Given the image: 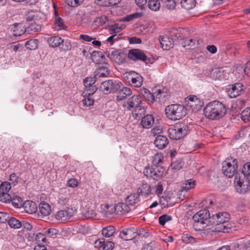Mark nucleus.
Segmentation results:
<instances>
[{
  "label": "nucleus",
  "mask_w": 250,
  "mask_h": 250,
  "mask_svg": "<svg viewBox=\"0 0 250 250\" xmlns=\"http://www.w3.org/2000/svg\"><path fill=\"white\" fill-rule=\"evenodd\" d=\"M173 39L170 38L167 36H161L159 39V42L161 47L164 50H169L174 46Z\"/></svg>",
  "instance_id": "nucleus-21"
},
{
  "label": "nucleus",
  "mask_w": 250,
  "mask_h": 250,
  "mask_svg": "<svg viewBox=\"0 0 250 250\" xmlns=\"http://www.w3.org/2000/svg\"><path fill=\"white\" fill-rule=\"evenodd\" d=\"M210 213L208 210L203 209L199 211L193 216V227L196 230H202L210 224Z\"/></svg>",
  "instance_id": "nucleus-4"
},
{
  "label": "nucleus",
  "mask_w": 250,
  "mask_h": 250,
  "mask_svg": "<svg viewBox=\"0 0 250 250\" xmlns=\"http://www.w3.org/2000/svg\"><path fill=\"white\" fill-rule=\"evenodd\" d=\"M58 230L55 229L50 228L45 230L44 233L49 237L55 238L56 237Z\"/></svg>",
  "instance_id": "nucleus-53"
},
{
  "label": "nucleus",
  "mask_w": 250,
  "mask_h": 250,
  "mask_svg": "<svg viewBox=\"0 0 250 250\" xmlns=\"http://www.w3.org/2000/svg\"><path fill=\"white\" fill-rule=\"evenodd\" d=\"M169 200L170 198L169 197L167 196H162L160 198V204L164 207H167L168 206Z\"/></svg>",
  "instance_id": "nucleus-61"
},
{
  "label": "nucleus",
  "mask_w": 250,
  "mask_h": 250,
  "mask_svg": "<svg viewBox=\"0 0 250 250\" xmlns=\"http://www.w3.org/2000/svg\"><path fill=\"white\" fill-rule=\"evenodd\" d=\"M39 208L40 212L43 216H47L51 213V207L47 203H41L40 204Z\"/></svg>",
  "instance_id": "nucleus-32"
},
{
  "label": "nucleus",
  "mask_w": 250,
  "mask_h": 250,
  "mask_svg": "<svg viewBox=\"0 0 250 250\" xmlns=\"http://www.w3.org/2000/svg\"><path fill=\"white\" fill-rule=\"evenodd\" d=\"M190 130V127L189 125L182 122H178L169 126L168 133L171 139L177 140L187 135Z\"/></svg>",
  "instance_id": "nucleus-3"
},
{
  "label": "nucleus",
  "mask_w": 250,
  "mask_h": 250,
  "mask_svg": "<svg viewBox=\"0 0 250 250\" xmlns=\"http://www.w3.org/2000/svg\"><path fill=\"white\" fill-rule=\"evenodd\" d=\"M240 118L244 123L250 122V107L243 110L240 113Z\"/></svg>",
  "instance_id": "nucleus-39"
},
{
  "label": "nucleus",
  "mask_w": 250,
  "mask_h": 250,
  "mask_svg": "<svg viewBox=\"0 0 250 250\" xmlns=\"http://www.w3.org/2000/svg\"><path fill=\"white\" fill-rule=\"evenodd\" d=\"M114 208V206L112 205H104V206L102 207L103 211L106 215L111 214L115 212Z\"/></svg>",
  "instance_id": "nucleus-49"
},
{
  "label": "nucleus",
  "mask_w": 250,
  "mask_h": 250,
  "mask_svg": "<svg viewBox=\"0 0 250 250\" xmlns=\"http://www.w3.org/2000/svg\"><path fill=\"white\" fill-rule=\"evenodd\" d=\"M162 3L169 10L174 9L176 5L174 0H166V1H162Z\"/></svg>",
  "instance_id": "nucleus-52"
},
{
  "label": "nucleus",
  "mask_w": 250,
  "mask_h": 250,
  "mask_svg": "<svg viewBox=\"0 0 250 250\" xmlns=\"http://www.w3.org/2000/svg\"><path fill=\"white\" fill-rule=\"evenodd\" d=\"M141 125L145 128H151L154 123V118L152 115L147 114L142 118Z\"/></svg>",
  "instance_id": "nucleus-25"
},
{
  "label": "nucleus",
  "mask_w": 250,
  "mask_h": 250,
  "mask_svg": "<svg viewBox=\"0 0 250 250\" xmlns=\"http://www.w3.org/2000/svg\"><path fill=\"white\" fill-rule=\"evenodd\" d=\"M196 42V40L192 39L187 40H183L182 41L181 44L183 47L188 49H190L195 47Z\"/></svg>",
  "instance_id": "nucleus-36"
},
{
  "label": "nucleus",
  "mask_w": 250,
  "mask_h": 250,
  "mask_svg": "<svg viewBox=\"0 0 250 250\" xmlns=\"http://www.w3.org/2000/svg\"><path fill=\"white\" fill-rule=\"evenodd\" d=\"M137 235H138L141 238H147L149 236V231L143 228L137 230Z\"/></svg>",
  "instance_id": "nucleus-50"
},
{
  "label": "nucleus",
  "mask_w": 250,
  "mask_h": 250,
  "mask_svg": "<svg viewBox=\"0 0 250 250\" xmlns=\"http://www.w3.org/2000/svg\"><path fill=\"white\" fill-rule=\"evenodd\" d=\"M137 193L139 195L148 196L152 194L151 188L147 183L143 182L141 186L139 188Z\"/></svg>",
  "instance_id": "nucleus-29"
},
{
  "label": "nucleus",
  "mask_w": 250,
  "mask_h": 250,
  "mask_svg": "<svg viewBox=\"0 0 250 250\" xmlns=\"http://www.w3.org/2000/svg\"><path fill=\"white\" fill-rule=\"evenodd\" d=\"M23 207L26 212L29 214L35 213L37 210V206L34 202L26 201L23 204Z\"/></svg>",
  "instance_id": "nucleus-27"
},
{
  "label": "nucleus",
  "mask_w": 250,
  "mask_h": 250,
  "mask_svg": "<svg viewBox=\"0 0 250 250\" xmlns=\"http://www.w3.org/2000/svg\"><path fill=\"white\" fill-rule=\"evenodd\" d=\"M160 1L161 0H148V6L149 8L155 11L159 10L160 7Z\"/></svg>",
  "instance_id": "nucleus-40"
},
{
  "label": "nucleus",
  "mask_w": 250,
  "mask_h": 250,
  "mask_svg": "<svg viewBox=\"0 0 250 250\" xmlns=\"http://www.w3.org/2000/svg\"><path fill=\"white\" fill-rule=\"evenodd\" d=\"M108 57L117 64H120L125 61V55L120 50L115 49L108 51Z\"/></svg>",
  "instance_id": "nucleus-14"
},
{
  "label": "nucleus",
  "mask_w": 250,
  "mask_h": 250,
  "mask_svg": "<svg viewBox=\"0 0 250 250\" xmlns=\"http://www.w3.org/2000/svg\"><path fill=\"white\" fill-rule=\"evenodd\" d=\"M142 104V101L137 95H133L128 99L125 106L130 110H132L140 104Z\"/></svg>",
  "instance_id": "nucleus-22"
},
{
  "label": "nucleus",
  "mask_w": 250,
  "mask_h": 250,
  "mask_svg": "<svg viewBox=\"0 0 250 250\" xmlns=\"http://www.w3.org/2000/svg\"><path fill=\"white\" fill-rule=\"evenodd\" d=\"M230 71V68L228 67L216 68L212 70L211 75L212 78L215 80H226L229 78Z\"/></svg>",
  "instance_id": "nucleus-11"
},
{
  "label": "nucleus",
  "mask_w": 250,
  "mask_h": 250,
  "mask_svg": "<svg viewBox=\"0 0 250 250\" xmlns=\"http://www.w3.org/2000/svg\"><path fill=\"white\" fill-rule=\"evenodd\" d=\"M139 94L144 99L148 104H151L154 103L155 100L154 91L151 93L149 90L146 88H141L139 90Z\"/></svg>",
  "instance_id": "nucleus-23"
},
{
  "label": "nucleus",
  "mask_w": 250,
  "mask_h": 250,
  "mask_svg": "<svg viewBox=\"0 0 250 250\" xmlns=\"http://www.w3.org/2000/svg\"><path fill=\"white\" fill-rule=\"evenodd\" d=\"M108 21L107 18L105 15L96 17L94 21V23L97 26H100L104 25Z\"/></svg>",
  "instance_id": "nucleus-42"
},
{
  "label": "nucleus",
  "mask_w": 250,
  "mask_h": 250,
  "mask_svg": "<svg viewBox=\"0 0 250 250\" xmlns=\"http://www.w3.org/2000/svg\"><path fill=\"white\" fill-rule=\"evenodd\" d=\"M83 214L86 218H94L96 216V213L93 209H88L83 212Z\"/></svg>",
  "instance_id": "nucleus-57"
},
{
  "label": "nucleus",
  "mask_w": 250,
  "mask_h": 250,
  "mask_svg": "<svg viewBox=\"0 0 250 250\" xmlns=\"http://www.w3.org/2000/svg\"><path fill=\"white\" fill-rule=\"evenodd\" d=\"M154 94L155 98V101H158L159 103L164 102L169 97V95L167 93V90L165 88L162 89L156 88L154 89Z\"/></svg>",
  "instance_id": "nucleus-20"
},
{
  "label": "nucleus",
  "mask_w": 250,
  "mask_h": 250,
  "mask_svg": "<svg viewBox=\"0 0 250 250\" xmlns=\"http://www.w3.org/2000/svg\"><path fill=\"white\" fill-rule=\"evenodd\" d=\"M115 232V229L112 226H109L103 229L102 234L106 237H109L113 235Z\"/></svg>",
  "instance_id": "nucleus-41"
},
{
  "label": "nucleus",
  "mask_w": 250,
  "mask_h": 250,
  "mask_svg": "<svg viewBox=\"0 0 250 250\" xmlns=\"http://www.w3.org/2000/svg\"><path fill=\"white\" fill-rule=\"evenodd\" d=\"M11 188V184L8 182L1 183L0 185V201L3 203L11 202L12 196L9 193Z\"/></svg>",
  "instance_id": "nucleus-10"
},
{
  "label": "nucleus",
  "mask_w": 250,
  "mask_h": 250,
  "mask_svg": "<svg viewBox=\"0 0 250 250\" xmlns=\"http://www.w3.org/2000/svg\"><path fill=\"white\" fill-rule=\"evenodd\" d=\"M115 212L117 214H124L129 212L131 210L130 207L125 203H119L114 206Z\"/></svg>",
  "instance_id": "nucleus-26"
},
{
  "label": "nucleus",
  "mask_w": 250,
  "mask_h": 250,
  "mask_svg": "<svg viewBox=\"0 0 250 250\" xmlns=\"http://www.w3.org/2000/svg\"><path fill=\"white\" fill-rule=\"evenodd\" d=\"M182 240L186 244L192 243L195 241L194 238L189 233H184L182 236Z\"/></svg>",
  "instance_id": "nucleus-48"
},
{
  "label": "nucleus",
  "mask_w": 250,
  "mask_h": 250,
  "mask_svg": "<svg viewBox=\"0 0 250 250\" xmlns=\"http://www.w3.org/2000/svg\"><path fill=\"white\" fill-rule=\"evenodd\" d=\"M234 183L238 192L244 194L247 192L250 187V180H244L239 175H236Z\"/></svg>",
  "instance_id": "nucleus-8"
},
{
  "label": "nucleus",
  "mask_w": 250,
  "mask_h": 250,
  "mask_svg": "<svg viewBox=\"0 0 250 250\" xmlns=\"http://www.w3.org/2000/svg\"><path fill=\"white\" fill-rule=\"evenodd\" d=\"M83 0H64L65 2L69 6L75 7L83 2Z\"/></svg>",
  "instance_id": "nucleus-51"
},
{
  "label": "nucleus",
  "mask_w": 250,
  "mask_h": 250,
  "mask_svg": "<svg viewBox=\"0 0 250 250\" xmlns=\"http://www.w3.org/2000/svg\"><path fill=\"white\" fill-rule=\"evenodd\" d=\"M39 44V41L37 39H31L25 43V46L27 49L35 50L37 48Z\"/></svg>",
  "instance_id": "nucleus-44"
},
{
  "label": "nucleus",
  "mask_w": 250,
  "mask_h": 250,
  "mask_svg": "<svg viewBox=\"0 0 250 250\" xmlns=\"http://www.w3.org/2000/svg\"><path fill=\"white\" fill-rule=\"evenodd\" d=\"M96 82H98L97 81H95L93 77H87L83 80V84L85 87H89Z\"/></svg>",
  "instance_id": "nucleus-56"
},
{
  "label": "nucleus",
  "mask_w": 250,
  "mask_h": 250,
  "mask_svg": "<svg viewBox=\"0 0 250 250\" xmlns=\"http://www.w3.org/2000/svg\"><path fill=\"white\" fill-rule=\"evenodd\" d=\"M242 172L243 174V176H240L242 177L244 180L245 177H247L249 179V177H250V162H247L245 163L243 167Z\"/></svg>",
  "instance_id": "nucleus-43"
},
{
  "label": "nucleus",
  "mask_w": 250,
  "mask_h": 250,
  "mask_svg": "<svg viewBox=\"0 0 250 250\" xmlns=\"http://www.w3.org/2000/svg\"><path fill=\"white\" fill-rule=\"evenodd\" d=\"M125 201L128 206H133L139 202V195L137 193L131 194L126 198Z\"/></svg>",
  "instance_id": "nucleus-30"
},
{
  "label": "nucleus",
  "mask_w": 250,
  "mask_h": 250,
  "mask_svg": "<svg viewBox=\"0 0 250 250\" xmlns=\"http://www.w3.org/2000/svg\"><path fill=\"white\" fill-rule=\"evenodd\" d=\"M229 215L227 212H219L213 215L210 220V224L215 227L216 231L229 232Z\"/></svg>",
  "instance_id": "nucleus-2"
},
{
  "label": "nucleus",
  "mask_w": 250,
  "mask_h": 250,
  "mask_svg": "<svg viewBox=\"0 0 250 250\" xmlns=\"http://www.w3.org/2000/svg\"><path fill=\"white\" fill-rule=\"evenodd\" d=\"M9 180L11 182L9 183L11 185L15 186L18 183V177L15 173H12L9 176Z\"/></svg>",
  "instance_id": "nucleus-60"
},
{
  "label": "nucleus",
  "mask_w": 250,
  "mask_h": 250,
  "mask_svg": "<svg viewBox=\"0 0 250 250\" xmlns=\"http://www.w3.org/2000/svg\"><path fill=\"white\" fill-rule=\"evenodd\" d=\"M154 143L158 149H162L165 148L168 144L167 138L163 135H158L154 142Z\"/></svg>",
  "instance_id": "nucleus-24"
},
{
  "label": "nucleus",
  "mask_w": 250,
  "mask_h": 250,
  "mask_svg": "<svg viewBox=\"0 0 250 250\" xmlns=\"http://www.w3.org/2000/svg\"><path fill=\"white\" fill-rule=\"evenodd\" d=\"M123 28L122 26H119L118 24L115 23L110 27L109 31L111 34L117 33L121 31Z\"/></svg>",
  "instance_id": "nucleus-55"
},
{
  "label": "nucleus",
  "mask_w": 250,
  "mask_h": 250,
  "mask_svg": "<svg viewBox=\"0 0 250 250\" xmlns=\"http://www.w3.org/2000/svg\"><path fill=\"white\" fill-rule=\"evenodd\" d=\"M108 68L104 65L99 66L94 71L93 79L97 82L101 81V78H105L109 74Z\"/></svg>",
  "instance_id": "nucleus-15"
},
{
  "label": "nucleus",
  "mask_w": 250,
  "mask_h": 250,
  "mask_svg": "<svg viewBox=\"0 0 250 250\" xmlns=\"http://www.w3.org/2000/svg\"><path fill=\"white\" fill-rule=\"evenodd\" d=\"M171 167L173 170L177 171L182 168V163L180 161L173 162L171 164Z\"/></svg>",
  "instance_id": "nucleus-58"
},
{
  "label": "nucleus",
  "mask_w": 250,
  "mask_h": 250,
  "mask_svg": "<svg viewBox=\"0 0 250 250\" xmlns=\"http://www.w3.org/2000/svg\"><path fill=\"white\" fill-rule=\"evenodd\" d=\"M103 247L102 250H112L114 248V244L111 241H104V243L103 244Z\"/></svg>",
  "instance_id": "nucleus-59"
},
{
  "label": "nucleus",
  "mask_w": 250,
  "mask_h": 250,
  "mask_svg": "<svg viewBox=\"0 0 250 250\" xmlns=\"http://www.w3.org/2000/svg\"><path fill=\"white\" fill-rule=\"evenodd\" d=\"M11 201L13 205L17 208H20L21 206H23V203H22V199L19 196H15L12 197Z\"/></svg>",
  "instance_id": "nucleus-46"
},
{
  "label": "nucleus",
  "mask_w": 250,
  "mask_h": 250,
  "mask_svg": "<svg viewBox=\"0 0 250 250\" xmlns=\"http://www.w3.org/2000/svg\"><path fill=\"white\" fill-rule=\"evenodd\" d=\"M9 215L6 212H0V223H4L7 222Z\"/></svg>",
  "instance_id": "nucleus-62"
},
{
  "label": "nucleus",
  "mask_w": 250,
  "mask_h": 250,
  "mask_svg": "<svg viewBox=\"0 0 250 250\" xmlns=\"http://www.w3.org/2000/svg\"><path fill=\"white\" fill-rule=\"evenodd\" d=\"M171 220V217L169 215L164 214L159 217V222L160 225L164 226L166 222Z\"/></svg>",
  "instance_id": "nucleus-54"
},
{
  "label": "nucleus",
  "mask_w": 250,
  "mask_h": 250,
  "mask_svg": "<svg viewBox=\"0 0 250 250\" xmlns=\"http://www.w3.org/2000/svg\"><path fill=\"white\" fill-rule=\"evenodd\" d=\"M187 31L183 28L173 29L171 32V36H173L176 40H181L183 41L184 38L186 35Z\"/></svg>",
  "instance_id": "nucleus-28"
},
{
  "label": "nucleus",
  "mask_w": 250,
  "mask_h": 250,
  "mask_svg": "<svg viewBox=\"0 0 250 250\" xmlns=\"http://www.w3.org/2000/svg\"><path fill=\"white\" fill-rule=\"evenodd\" d=\"M55 24L58 26L60 29H64L66 26L64 25L62 19L59 16L56 11L55 12Z\"/></svg>",
  "instance_id": "nucleus-45"
},
{
  "label": "nucleus",
  "mask_w": 250,
  "mask_h": 250,
  "mask_svg": "<svg viewBox=\"0 0 250 250\" xmlns=\"http://www.w3.org/2000/svg\"><path fill=\"white\" fill-rule=\"evenodd\" d=\"M74 214L72 208H67L65 209L58 211L55 215V217L59 220L65 221L72 217Z\"/></svg>",
  "instance_id": "nucleus-17"
},
{
  "label": "nucleus",
  "mask_w": 250,
  "mask_h": 250,
  "mask_svg": "<svg viewBox=\"0 0 250 250\" xmlns=\"http://www.w3.org/2000/svg\"><path fill=\"white\" fill-rule=\"evenodd\" d=\"M137 232V229L134 228L125 229L120 232V237L124 240H130L136 237Z\"/></svg>",
  "instance_id": "nucleus-16"
},
{
  "label": "nucleus",
  "mask_w": 250,
  "mask_h": 250,
  "mask_svg": "<svg viewBox=\"0 0 250 250\" xmlns=\"http://www.w3.org/2000/svg\"><path fill=\"white\" fill-rule=\"evenodd\" d=\"M7 223L11 228L15 229H19L22 227L21 222L14 217L9 216Z\"/></svg>",
  "instance_id": "nucleus-33"
},
{
  "label": "nucleus",
  "mask_w": 250,
  "mask_h": 250,
  "mask_svg": "<svg viewBox=\"0 0 250 250\" xmlns=\"http://www.w3.org/2000/svg\"><path fill=\"white\" fill-rule=\"evenodd\" d=\"M167 117L172 121L180 120L187 114V109L184 106L179 104H173L165 108Z\"/></svg>",
  "instance_id": "nucleus-5"
},
{
  "label": "nucleus",
  "mask_w": 250,
  "mask_h": 250,
  "mask_svg": "<svg viewBox=\"0 0 250 250\" xmlns=\"http://www.w3.org/2000/svg\"><path fill=\"white\" fill-rule=\"evenodd\" d=\"M117 83V82H114L111 80L105 81L101 83L99 89L105 94L115 92Z\"/></svg>",
  "instance_id": "nucleus-13"
},
{
  "label": "nucleus",
  "mask_w": 250,
  "mask_h": 250,
  "mask_svg": "<svg viewBox=\"0 0 250 250\" xmlns=\"http://www.w3.org/2000/svg\"><path fill=\"white\" fill-rule=\"evenodd\" d=\"M144 174L147 177H150L155 180H158L162 177L163 172L157 167H146L144 170Z\"/></svg>",
  "instance_id": "nucleus-12"
},
{
  "label": "nucleus",
  "mask_w": 250,
  "mask_h": 250,
  "mask_svg": "<svg viewBox=\"0 0 250 250\" xmlns=\"http://www.w3.org/2000/svg\"><path fill=\"white\" fill-rule=\"evenodd\" d=\"M127 57L129 59L134 61H140L147 63L149 61L144 51L140 49H132L128 51Z\"/></svg>",
  "instance_id": "nucleus-9"
},
{
  "label": "nucleus",
  "mask_w": 250,
  "mask_h": 250,
  "mask_svg": "<svg viewBox=\"0 0 250 250\" xmlns=\"http://www.w3.org/2000/svg\"><path fill=\"white\" fill-rule=\"evenodd\" d=\"M143 16V14L142 13H138L136 12L130 15H126L123 18H122L121 21H132L136 19H138L141 18Z\"/></svg>",
  "instance_id": "nucleus-38"
},
{
  "label": "nucleus",
  "mask_w": 250,
  "mask_h": 250,
  "mask_svg": "<svg viewBox=\"0 0 250 250\" xmlns=\"http://www.w3.org/2000/svg\"><path fill=\"white\" fill-rule=\"evenodd\" d=\"M196 4L195 0H181V6L186 9L190 10L194 7Z\"/></svg>",
  "instance_id": "nucleus-37"
},
{
  "label": "nucleus",
  "mask_w": 250,
  "mask_h": 250,
  "mask_svg": "<svg viewBox=\"0 0 250 250\" xmlns=\"http://www.w3.org/2000/svg\"><path fill=\"white\" fill-rule=\"evenodd\" d=\"M132 112L133 116L135 118H142V116H143L146 113V109L144 106L140 104L135 108L133 109Z\"/></svg>",
  "instance_id": "nucleus-35"
},
{
  "label": "nucleus",
  "mask_w": 250,
  "mask_h": 250,
  "mask_svg": "<svg viewBox=\"0 0 250 250\" xmlns=\"http://www.w3.org/2000/svg\"><path fill=\"white\" fill-rule=\"evenodd\" d=\"M242 90L243 85L240 83H236L232 85L230 87L227 88L228 94L231 98L239 96Z\"/></svg>",
  "instance_id": "nucleus-19"
},
{
  "label": "nucleus",
  "mask_w": 250,
  "mask_h": 250,
  "mask_svg": "<svg viewBox=\"0 0 250 250\" xmlns=\"http://www.w3.org/2000/svg\"><path fill=\"white\" fill-rule=\"evenodd\" d=\"M35 239L37 242H45L46 240V238L45 236L43 233H37L35 236Z\"/></svg>",
  "instance_id": "nucleus-63"
},
{
  "label": "nucleus",
  "mask_w": 250,
  "mask_h": 250,
  "mask_svg": "<svg viewBox=\"0 0 250 250\" xmlns=\"http://www.w3.org/2000/svg\"><path fill=\"white\" fill-rule=\"evenodd\" d=\"M195 183V181L192 179L187 180L185 183H183L181 188V192H187L188 190L194 188Z\"/></svg>",
  "instance_id": "nucleus-34"
},
{
  "label": "nucleus",
  "mask_w": 250,
  "mask_h": 250,
  "mask_svg": "<svg viewBox=\"0 0 250 250\" xmlns=\"http://www.w3.org/2000/svg\"><path fill=\"white\" fill-rule=\"evenodd\" d=\"M127 79L128 80V83L134 87H140L142 85L143 78L140 74L135 72H133L129 74Z\"/></svg>",
  "instance_id": "nucleus-18"
},
{
  "label": "nucleus",
  "mask_w": 250,
  "mask_h": 250,
  "mask_svg": "<svg viewBox=\"0 0 250 250\" xmlns=\"http://www.w3.org/2000/svg\"><path fill=\"white\" fill-rule=\"evenodd\" d=\"M238 160L232 157L228 158L223 163L222 171L228 178L233 176L238 168Z\"/></svg>",
  "instance_id": "nucleus-6"
},
{
  "label": "nucleus",
  "mask_w": 250,
  "mask_h": 250,
  "mask_svg": "<svg viewBox=\"0 0 250 250\" xmlns=\"http://www.w3.org/2000/svg\"><path fill=\"white\" fill-rule=\"evenodd\" d=\"M116 100L117 102L122 101L130 97L132 94L131 90L125 87L121 82L117 83L116 85Z\"/></svg>",
  "instance_id": "nucleus-7"
},
{
  "label": "nucleus",
  "mask_w": 250,
  "mask_h": 250,
  "mask_svg": "<svg viewBox=\"0 0 250 250\" xmlns=\"http://www.w3.org/2000/svg\"><path fill=\"white\" fill-rule=\"evenodd\" d=\"M225 106L218 101H213L208 103L204 109V115L211 120L222 118L226 114Z\"/></svg>",
  "instance_id": "nucleus-1"
},
{
  "label": "nucleus",
  "mask_w": 250,
  "mask_h": 250,
  "mask_svg": "<svg viewBox=\"0 0 250 250\" xmlns=\"http://www.w3.org/2000/svg\"><path fill=\"white\" fill-rule=\"evenodd\" d=\"M47 42L50 46L56 47L62 44L63 41L59 37L54 36L49 38Z\"/></svg>",
  "instance_id": "nucleus-31"
},
{
  "label": "nucleus",
  "mask_w": 250,
  "mask_h": 250,
  "mask_svg": "<svg viewBox=\"0 0 250 250\" xmlns=\"http://www.w3.org/2000/svg\"><path fill=\"white\" fill-rule=\"evenodd\" d=\"M187 99L188 104L191 107L197 105L200 102L199 99L196 96H189Z\"/></svg>",
  "instance_id": "nucleus-47"
},
{
  "label": "nucleus",
  "mask_w": 250,
  "mask_h": 250,
  "mask_svg": "<svg viewBox=\"0 0 250 250\" xmlns=\"http://www.w3.org/2000/svg\"><path fill=\"white\" fill-rule=\"evenodd\" d=\"M83 104V105L88 106H90L93 104H94V100L92 98H90L89 97L85 98V99H83L82 101Z\"/></svg>",
  "instance_id": "nucleus-64"
}]
</instances>
